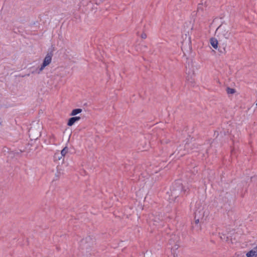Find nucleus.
I'll use <instances>...</instances> for the list:
<instances>
[{"instance_id":"obj_1","label":"nucleus","mask_w":257,"mask_h":257,"mask_svg":"<svg viewBox=\"0 0 257 257\" xmlns=\"http://www.w3.org/2000/svg\"><path fill=\"white\" fill-rule=\"evenodd\" d=\"M170 197L175 202L182 203L190 193L188 185H184L181 180H176L173 183L171 188Z\"/></svg>"},{"instance_id":"obj_2","label":"nucleus","mask_w":257,"mask_h":257,"mask_svg":"<svg viewBox=\"0 0 257 257\" xmlns=\"http://www.w3.org/2000/svg\"><path fill=\"white\" fill-rule=\"evenodd\" d=\"M230 194L229 193L222 191L219 196L217 198V202L220 204L221 207L223 206H230V200L229 197Z\"/></svg>"},{"instance_id":"obj_3","label":"nucleus","mask_w":257,"mask_h":257,"mask_svg":"<svg viewBox=\"0 0 257 257\" xmlns=\"http://www.w3.org/2000/svg\"><path fill=\"white\" fill-rule=\"evenodd\" d=\"M215 33H218L220 37L224 38L225 39H228L231 36L229 28L226 24L220 25L216 29Z\"/></svg>"},{"instance_id":"obj_4","label":"nucleus","mask_w":257,"mask_h":257,"mask_svg":"<svg viewBox=\"0 0 257 257\" xmlns=\"http://www.w3.org/2000/svg\"><path fill=\"white\" fill-rule=\"evenodd\" d=\"M52 59L49 56H45L42 63L41 64L40 67L36 69L35 72L40 74L43 70L47 66H48L51 62Z\"/></svg>"},{"instance_id":"obj_5","label":"nucleus","mask_w":257,"mask_h":257,"mask_svg":"<svg viewBox=\"0 0 257 257\" xmlns=\"http://www.w3.org/2000/svg\"><path fill=\"white\" fill-rule=\"evenodd\" d=\"M186 74H187L186 79L188 81L193 83L194 82V79L193 78V76L195 75L194 71V70H191L190 68L188 70L187 66H186Z\"/></svg>"},{"instance_id":"obj_6","label":"nucleus","mask_w":257,"mask_h":257,"mask_svg":"<svg viewBox=\"0 0 257 257\" xmlns=\"http://www.w3.org/2000/svg\"><path fill=\"white\" fill-rule=\"evenodd\" d=\"M35 128L31 127L29 130V137L31 140H37L41 136V132L39 131L36 134H35Z\"/></svg>"},{"instance_id":"obj_7","label":"nucleus","mask_w":257,"mask_h":257,"mask_svg":"<svg viewBox=\"0 0 257 257\" xmlns=\"http://www.w3.org/2000/svg\"><path fill=\"white\" fill-rule=\"evenodd\" d=\"M80 116H73L70 117L67 121V125L69 126H72L76 122L80 119Z\"/></svg>"},{"instance_id":"obj_8","label":"nucleus","mask_w":257,"mask_h":257,"mask_svg":"<svg viewBox=\"0 0 257 257\" xmlns=\"http://www.w3.org/2000/svg\"><path fill=\"white\" fill-rule=\"evenodd\" d=\"M220 40L218 41L215 38H211L210 39V43L211 46L215 49L217 50L218 48V45L219 44Z\"/></svg>"},{"instance_id":"obj_9","label":"nucleus","mask_w":257,"mask_h":257,"mask_svg":"<svg viewBox=\"0 0 257 257\" xmlns=\"http://www.w3.org/2000/svg\"><path fill=\"white\" fill-rule=\"evenodd\" d=\"M246 257H257V250L254 247L246 253Z\"/></svg>"},{"instance_id":"obj_10","label":"nucleus","mask_w":257,"mask_h":257,"mask_svg":"<svg viewBox=\"0 0 257 257\" xmlns=\"http://www.w3.org/2000/svg\"><path fill=\"white\" fill-rule=\"evenodd\" d=\"M82 111L81 108H75L73 109L70 114V116H75L77 114L81 113Z\"/></svg>"},{"instance_id":"obj_11","label":"nucleus","mask_w":257,"mask_h":257,"mask_svg":"<svg viewBox=\"0 0 257 257\" xmlns=\"http://www.w3.org/2000/svg\"><path fill=\"white\" fill-rule=\"evenodd\" d=\"M217 50L220 53L219 55L224 54L227 52L226 49L220 44L218 45Z\"/></svg>"},{"instance_id":"obj_12","label":"nucleus","mask_w":257,"mask_h":257,"mask_svg":"<svg viewBox=\"0 0 257 257\" xmlns=\"http://www.w3.org/2000/svg\"><path fill=\"white\" fill-rule=\"evenodd\" d=\"M226 92L228 94H233L236 92V90L234 88L227 87Z\"/></svg>"},{"instance_id":"obj_13","label":"nucleus","mask_w":257,"mask_h":257,"mask_svg":"<svg viewBox=\"0 0 257 257\" xmlns=\"http://www.w3.org/2000/svg\"><path fill=\"white\" fill-rule=\"evenodd\" d=\"M192 228L193 229H195L196 231H199L200 230H201V224L200 223H199V224H194V223H192Z\"/></svg>"},{"instance_id":"obj_14","label":"nucleus","mask_w":257,"mask_h":257,"mask_svg":"<svg viewBox=\"0 0 257 257\" xmlns=\"http://www.w3.org/2000/svg\"><path fill=\"white\" fill-rule=\"evenodd\" d=\"M68 148L67 147H65L61 151V152L60 153V155H61V156H63V157H64L66 154L68 153Z\"/></svg>"},{"instance_id":"obj_15","label":"nucleus","mask_w":257,"mask_h":257,"mask_svg":"<svg viewBox=\"0 0 257 257\" xmlns=\"http://www.w3.org/2000/svg\"><path fill=\"white\" fill-rule=\"evenodd\" d=\"M62 157L60 155L59 152H57L54 154V159L55 160H59Z\"/></svg>"},{"instance_id":"obj_16","label":"nucleus","mask_w":257,"mask_h":257,"mask_svg":"<svg viewBox=\"0 0 257 257\" xmlns=\"http://www.w3.org/2000/svg\"><path fill=\"white\" fill-rule=\"evenodd\" d=\"M54 51V48L53 47V48L51 49V50H49V52L46 55V56H49L50 58L52 59L53 56V51Z\"/></svg>"},{"instance_id":"obj_17","label":"nucleus","mask_w":257,"mask_h":257,"mask_svg":"<svg viewBox=\"0 0 257 257\" xmlns=\"http://www.w3.org/2000/svg\"><path fill=\"white\" fill-rule=\"evenodd\" d=\"M196 215H197V213L195 212V217H194L195 221L193 223L196 224L200 223L199 218H197Z\"/></svg>"},{"instance_id":"obj_18","label":"nucleus","mask_w":257,"mask_h":257,"mask_svg":"<svg viewBox=\"0 0 257 257\" xmlns=\"http://www.w3.org/2000/svg\"><path fill=\"white\" fill-rule=\"evenodd\" d=\"M219 44L221 45L222 46H223V47H224L225 49L226 48V43L222 42L221 40H220Z\"/></svg>"},{"instance_id":"obj_19","label":"nucleus","mask_w":257,"mask_h":257,"mask_svg":"<svg viewBox=\"0 0 257 257\" xmlns=\"http://www.w3.org/2000/svg\"><path fill=\"white\" fill-rule=\"evenodd\" d=\"M141 38L143 39H145L147 38V35L145 33H143L141 35Z\"/></svg>"},{"instance_id":"obj_20","label":"nucleus","mask_w":257,"mask_h":257,"mask_svg":"<svg viewBox=\"0 0 257 257\" xmlns=\"http://www.w3.org/2000/svg\"><path fill=\"white\" fill-rule=\"evenodd\" d=\"M202 5V4H199L198 5V11H199V10H200L201 9V6Z\"/></svg>"},{"instance_id":"obj_21","label":"nucleus","mask_w":257,"mask_h":257,"mask_svg":"<svg viewBox=\"0 0 257 257\" xmlns=\"http://www.w3.org/2000/svg\"><path fill=\"white\" fill-rule=\"evenodd\" d=\"M84 106H87V103H85L84 104H83Z\"/></svg>"},{"instance_id":"obj_22","label":"nucleus","mask_w":257,"mask_h":257,"mask_svg":"<svg viewBox=\"0 0 257 257\" xmlns=\"http://www.w3.org/2000/svg\"><path fill=\"white\" fill-rule=\"evenodd\" d=\"M2 123V121H0V125H1Z\"/></svg>"}]
</instances>
